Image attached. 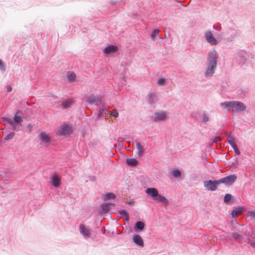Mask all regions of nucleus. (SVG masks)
I'll return each instance as SVG.
<instances>
[{"instance_id": "f257e3e1", "label": "nucleus", "mask_w": 255, "mask_h": 255, "mask_svg": "<svg viewBox=\"0 0 255 255\" xmlns=\"http://www.w3.org/2000/svg\"><path fill=\"white\" fill-rule=\"evenodd\" d=\"M218 55L215 51H212L209 54L208 64L206 71L205 73L206 77H211L215 73L217 67Z\"/></svg>"}, {"instance_id": "f03ea898", "label": "nucleus", "mask_w": 255, "mask_h": 255, "mask_svg": "<svg viewBox=\"0 0 255 255\" xmlns=\"http://www.w3.org/2000/svg\"><path fill=\"white\" fill-rule=\"evenodd\" d=\"M72 132V127L68 125L64 124L60 127L57 134L60 135H67L71 134Z\"/></svg>"}, {"instance_id": "7ed1b4c3", "label": "nucleus", "mask_w": 255, "mask_h": 255, "mask_svg": "<svg viewBox=\"0 0 255 255\" xmlns=\"http://www.w3.org/2000/svg\"><path fill=\"white\" fill-rule=\"evenodd\" d=\"M237 178V176L232 174L218 180V182H219V184L224 183L226 185H231L236 181Z\"/></svg>"}, {"instance_id": "20e7f679", "label": "nucleus", "mask_w": 255, "mask_h": 255, "mask_svg": "<svg viewBox=\"0 0 255 255\" xmlns=\"http://www.w3.org/2000/svg\"><path fill=\"white\" fill-rule=\"evenodd\" d=\"M218 180L213 181L212 180L206 181L204 182V185L207 189L210 191H214L219 185Z\"/></svg>"}, {"instance_id": "39448f33", "label": "nucleus", "mask_w": 255, "mask_h": 255, "mask_svg": "<svg viewBox=\"0 0 255 255\" xmlns=\"http://www.w3.org/2000/svg\"><path fill=\"white\" fill-rule=\"evenodd\" d=\"M232 109L233 112H240L245 111L246 107L243 103L240 102L234 101Z\"/></svg>"}, {"instance_id": "423d86ee", "label": "nucleus", "mask_w": 255, "mask_h": 255, "mask_svg": "<svg viewBox=\"0 0 255 255\" xmlns=\"http://www.w3.org/2000/svg\"><path fill=\"white\" fill-rule=\"evenodd\" d=\"M38 136L42 144L47 145L51 141L50 135L45 132H41Z\"/></svg>"}, {"instance_id": "0eeeda50", "label": "nucleus", "mask_w": 255, "mask_h": 255, "mask_svg": "<svg viewBox=\"0 0 255 255\" xmlns=\"http://www.w3.org/2000/svg\"><path fill=\"white\" fill-rule=\"evenodd\" d=\"M205 37L207 41L212 45H215L217 44V40L214 37L213 34L210 31H208L206 32Z\"/></svg>"}, {"instance_id": "6e6552de", "label": "nucleus", "mask_w": 255, "mask_h": 255, "mask_svg": "<svg viewBox=\"0 0 255 255\" xmlns=\"http://www.w3.org/2000/svg\"><path fill=\"white\" fill-rule=\"evenodd\" d=\"M145 193L154 199L158 193V190L155 188H148L145 190Z\"/></svg>"}, {"instance_id": "1a4fd4ad", "label": "nucleus", "mask_w": 255, "mask_h": 255, "mask_svg": "<svg viewBox=\"0 0 255 255\" xmlns=\"http://www.w3.org/2000/svg\"><path fill=\"white\" fill-rule=\"evenodd\" d=\"M244 211L245 209L244 207H238L232 211L231 215L233 218H236L241 215Z\"/></svg>"}, {"instance_id": "9d476101", "label": "nucleus", "mask_w": 255, "mask_h": 255, "mask_svg": "<svg viewBox=\"0 0 255 255\" xmlns=\"http://www.w3.org/2000/svg\"><path fill=\"white\" fill-rule=\"evenodd\" d=\"M118 50V47L114 45H109L106 47L104 50V52L106 54H109L116 52Z\"/></svg>"}, {"instance_id": "9b49d317", "label": "nucleus", "mask_w": 255, "mask_h": 255, "mask_svg": "<svg viewBox=\"0 0 255 255\" xmlns=\"http://www.w3.org/2000/svg\"><path fill=\"white\" fill-rule=\"evenodd\" d=\"M6 121L12 126L14 130L18 131L19 129V127L21 125L20 123L14 122L11 119H6Z\"/></svg>"}, {"instance_id": "f8f14e48", "label": "nucleus", "mask_w": 255, "mask_h": 255, "mask_svg": "<svg viewBox=\"0 0 255 255\" xmlns=\"http://www.w3.org/2000/svg\"><path fill=\"white\" fill-rule=\"evenodd\" d=\"M80 232L85 237L89 238L90 236L89 230L86 228L85 226L83 225H80Z\"/></svg>"}, {"instance_id": "ddd939ff", "label": "nucleus", "mask_w": 255, "mask_h": 255, "mask_svg": "<svg viewBox=\"0 0 255 255\" xmlns=\"http://www.w3.org/2000/svg\"><path fill=\"white\" fill-rule=\"evenodd\" d=\"M166 115L165 113H156L154 114V120L155 121L163 120L166 119Z\"/></svg>"}, {"instance_id": "4468645a", "label": "nucleus", "mask_w": 255, "mask_h": 255, "mask_svg": "<svg viewBox=\"0 0 255 255\" xmlns=\"http://www.w3.org/2000/svg\"><path fill=\"white\" fill-rule=\"evenodd\" d=\"M133 240L134 242L140 246L143 247L144 243L142 239L138 235H135L133 236Z\"/></svg>"}, {"instance_id": "2eb2a0df", "label": "nucleus", "mask_w": 255, "mask_h": 255, "mask_svg": "<svg viewBox=\"0 0 255 255\" xmlns=\"http://www.w3.org/2000/svg\"><path fill=\"white\" fill-rule=\"evenodd\" d=\"M136 146L137 150V154L138 157H141L144 151V149L143 148V146L141 145V144L138 142H137L136 143Z\"/></svg>"}, {"instance_id": "dca6fc26", "label": "nucleus", "mask_w": 255, "mask_h": 255, "mask_svg": "<svg viewBox=\"0 0 255 255\" xmlns=\"http://www.w3.org/2000/svg\"><path fill=\"white\" fill-rule=\"evenodd\" d=\"M52 185L54 187H58L60 184V179L58 176L55 175L51 177Z\"/></svg>"}, {"instance_id": "f3484780", "label": "nucleus", "mask_w": 255, "mask_h": 255, "mask_svg": "<svg viewBox=\"0 0 255 255\" xmlns=\"http://www.w3.org/2000/svg\"><path fill=\"white\" fill-rule=\"evenodd\" d=\"M98 101L99 99L96 96L92 95L88 97L86 102L89 104H92L98 102Z\"/></svg>"}, {"instance_id": "a211bd4d", "label": "nucleus", "mask_w": 255, "mask_h": 255, "mask_svg": "<svg viewBox=\"0 0 255 255\" xmlns=\"http://www.w3.org/2000/svg\"><path fill=\"white\" fill-rule=\"evenodd\" d=\"M155 200H156L157 201L163 203H167L168 200L167 199L164 197L162 196L160 194H157V196H156L155 198L154 199Z\"/></svg>"}, {"instance_id": "6ab92c4d", "label": "nucleus", "mask_w": 255, "mask_h": 255, "mask_svg": "<svg viewBox=\"0 0 255 255\" xmlns=\"http://www.w3.org/2000/svg\"><path fill=\"white\" fill-rule=\"evenodd\" d=\"M114 206V204L112 203H105L102 205V208L105 212H107L112 208V207H113Z\"/></svg>"}, {"instance_id": "aec40b11", "label": "nucleus", "mask_w": 255, "mask_h": 255, "mask_svg": "<svg viewBox=\"0 0 255 255\" xmlns=\"http://www.w3.org/2000/svg\"><path fill=\"white\" fill-rule=\"evenodd\" d=\"M126 162L129 166H136L137 164V161L135 158H127Z\"/></svg>"}, {"instance_id": "412c9836", "label": "nucleus", "mask_w": 255, "mask_h": 255, "mask_svg": "<svg viewBox=\"0 0 255 255\" xmlns=\"http://www.w3.org/2000/svg\"><path fill=\"white\" fill-rule=\"evenodd\" d=\"M72 104L73 101L72 100H67L62 103V106L65 109H67L70 108Z\"/></svg>"}, {"instance_id": "4be33fe9", "label": "nucleus", "mask_w": 255, "mask_h": 255, "mask_svg": "<svg viewBox=\"0 0 255 255\" xmlns=\"http://www.w3.org/2000/svg\"><path fill=\"white\" fill-rule=\"evenodd\" d=\"M14 122L18 123H21L23 121L22 118L19 115V112H16L12 119Z\"/></svg>"}, {"instance_id": "5701e85b", "label": "nucleus", "mask_w": 255, "mask_h": 255, "mask_svg": "<svg viewBox=\"0 0 255 255\" xmlns=\"http://www.w3.org/2000/svg\"><path fill=\"white\" fill-rule=\"evenodd\" d=\"M144 227V224L143 222L138 221L135 224L134 229H139L140 230H142L143 229Z\"/></svg>"}, {"instance_id": "b1692460", "label": "nucleus", "mask_w": 255, "mask_h": 255, "mask_svg": "<svg viewBox=\"0 0 255 255\" xmlns=\"http://www.w3.org/2000/svg\"><path fill=\"white\" fill-rule=\"evenodd\" d=\"M233 102L234 101H230V102H225L224 103H222L221 104V106L222 107H224L225 108H228L229 107H233Z\"/></svg>"}, {"instance_id": "393cba45", "label": "nucleus", "mask_w": 255, "mask_h": 255, "mask_svg": "<svg viewBox=\"0 0 255 255\" xmlns=\"http://www.w3.org/2000/svg\"><path fill=\"white\" fill-rule=\"evenodd\" d=\"M115 197H116V195L114 193H107L105 195L104 200H107L112 199L115 198Z\"/></svg>"}, {"instance_id": "a878e982", "label": "nucleus", "mask_w": 255, "mask_h": 255, "mask_svg": "<svg viewBox=\"0 0 255 255\" xmlns=\"http://www.w3.org/2000/svg\"><path fill=\"white\" fill-rule=\"evenodd\" d=\"M248 216L251 220H255V211H249L248 212Z\"/></svg>"}, {"instance_id": "bb28decb", "label": "nucleus", "mask_w": 255, "mask_h": 255, "mask_svg": "<svg viewBox=\"0 0 255 255\" xmlns=\"http://www.w3.org/2000/svg\"><path fill=\"white\" fill-rule=\"evenodd\" d=\"M228 142L232 146L234 144H236L235 141H234V137L231 135V133L230 134V135L228 136Z\"/></svg>"}, {"instance_id": "cd10ccee", "label": "nucleus", "mask_w": 255, "mask_h": 255, "mask_svg": "<svg viewBox=\"0 0 255 255\" xmlns=\"http://www.w3.org/2000/svg\"><path fill=\"white\" fill-rule=\"evenodd\" d=\"M75 78H76V75H75V73H74L73 72L69 73L67 75V78L69 81H74L75 80Z\"/></svg>"}, {"instance_id": "c85d7f7f", "label": "nucleus", "mask_w": 255, "mask_h": 255, "mask_svg": "<svg viewBox=\"0 0 255 255\" xmlns=\"http://www.w3.org/2000/svg\"><path fill=\"white\" fill-rule=\"evenodd\" d=\"M172 174L176 178L179 177L181 176V172L179 170H174L172 171Z\"/></svg>"}, {"instance_id": "c756f323", "label": "nucleus", "mask_w": 255, "mask_h": 255, "mask_svg": "<svg viewBox=\"0 0 255 255\" xmlns=\"http://www.w3.org/2000/svg\"><path fill=\"white\" fill-rule=\"evenodd\" d=\"M120 214L121 215L125 216V220L128 221V215L127 213V212L125 210H122L120 212Z\"/></svg>"}, {"instance_id": "7c9ffc66", "label": "nucleus", "mask_w": 255, "mask_h": 255, "mask_svg": "<svg viewBox=\"0 0 255 255\" xmlns=\"http://www.w3.org/2000/svg\"><path fill=\"white\" fill-rule=\"evenodd\" d=\"M110 114L111 116L115 117L117 118L119 116V113L118 111L116 110H114L110 112Z\"/></svg>"}, {"instance_id": "2f4dec72", "label": "nucleus", "mask_w": 255, "mask_h": 255, "mask_svg": "<svg viewBox=\"0 0 255 255\" xmlns=\"http://www.w3.org/2000/svg\"><path fill=\"white\" fill-rule=\"evenodd\" d=\"M157 83L159 86L164 85L165 84V80L163 78L158 79Z\"/></svg>"}, {"instance_id": "473e14b6", "label": "nucleus", "mask_w": 255, "mask_h": 255, "mask_svg": "<svg viewBox=\"0 0 255 255\" xmlns=\"http://www.w3.org/2000/svg\"><path fill=\"white\" fill-rule=\"evenodd\" d=\"M14 134H14V132H10V133H9V134H7L5 136L4 139L5 140H9V139H12L14 137Z\"/></svg>"}, {"instance_id": "72a5a7b5", "label": "nucleus", "mask_w": 255, "mask_h": 255, "mask_svg": "<svg viewBox=\"0 0 255 255\" xmlns=\"http://www.w3.org/2000/svg\"><path fill=\"white\" fill-rule=\"evenodd\" d=\"M232 198V195L229 194H227L224 197V202L226 203L229 202Z\"/></svg>"}, {"instance_id": "f704fd0d", "label": "nucleus", "mask_w": 255, "mask_h": 255, "mask_svg": "<svg viewBox=\"0 0 255 255\" xmlns=\"http://www.w3.org/2000/svg\"><path fill=\"white\" fill-rule=\"evenodd\" d=\"M158 33H159V30L158 29H155L153 32H152V33L151 34V37L154 40L155 39V37L157 36H158Z\"/></svg>"}, {"instance_id": "c9c22d12", "label": "nucleus", "mask_w": 255, "mask_h": 255, "mask_svg": "<svg viewBox=\"0 0 255 255\" xmlns=\"http://www.w3.org/2000/svg\"><path fill=\"white\" fill-rule=\"evenodd\" d=\"M233 235V237L235 239H239L240 240H242L243 239V237H241L239 234L237 233H233L232 234Z\"/></svg>"}, {"instance_id": "e433bc0d", "label": "nucleus", "mask_w": 255, "mask_h": 255, "mask_svg": "<svg viewBox=\"0 0 255 255\" xmlns=\"http://www.w3.org/2000/svg\"><path fill=\"white\" fill-rule=\"evenodd\" d=\"M202 120H203V122L204 123H206L209 121V117H208V116L206 114H203Z\"/></svg>"}, {"instance_id": "4c0bfd02", "label": "nucleus", "mask_w": 255, "mask_h": 255, "mask_svg": "<svg viewBox=\"0 0 255 255\" xmlns=\"http://www.w3.org/2000/svg\"><path fill=\"white\" fill-rule=\"evenodd\" d=\"M222 140L221 138L219 136H217V137H215L214 139H213V142H220Z\"/></svg>"}, {"instance_id": "58836bf2", "label": "nucleus", "mask_w": 255, "mask_h": 255, "mask_svg": "<svg viewBox=\"0 0 255 255\" xmlns=\"http://www.w3.org/2000/svg\"><path fill=\"white\" fill-rule=\"evenodd\" d=\"M0 69L4 71L5 70V67L3 64V62L1 59H0Z\"/></svg>"}, {"instance_id": "ea45409f", "label": "nucleus", "mask_w": 255, "mask_h": 255, "mask_svg": "<svg viewBox=\"0 0 255 255\" xmlns=\"http://www.w3.org/2000/svg\"><path fill=\"white\" fill-rule=\"evenodd\" d=\"M234 150L237 155H239L240 154V151L239 150L238 147H237L236 148H235Z\"/></svg>"}, {"instance_id": "a19ab883", "label": "nucleus", "mask_w": 255, "mask_h": 255, "mask_svg": "<svg viewBox=\"0 0 255 255\" xmlns=\"http://www.w3.org/2000/svg\"><path fill=\"white\" fill-rule=\"evenodd\" d=\"M6 88L7 91L8 92H10L11 91V90H12V88H11L10 86H6Z\"/></svg>"}, {"instance_id": "79ce46f5", "label": "nucleus", "mask_w": 255, "mask_h": 255, "mask_svg": "<svg viewBox=\"0 0 255 255\" xmlns=\"http://www.w3.org/2000/svg\"><path fill=\"white\" fill-rule=\"evenodd\" d=\"M251 245L252 247L255 248V241L253 243H251Z\"/></svg>"}, {"instance_id": "37998d69", "label": "nucleus", "mask_w": 255, "mask_h": 255, "mask_svg": "<svg viewBox=\"0 0 255 255\" xmlns=\"http://www.w3.org/2000/svg\"><path fill=\"white\" fill-rule=\"evenodd\" d=\"M232 147L234 149L238 147L236 143L234 144L233 145H232Z\"/></svg>"}]
</instances>
